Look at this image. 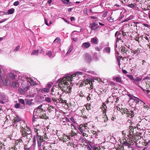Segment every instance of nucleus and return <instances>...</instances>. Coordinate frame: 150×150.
<instances>
[{
    "instance_id": "f257e3e1",
    "label": "nucleus",
    "mask_w": 150,
    "mask_h": 150,
    "mask_svg": "<svg viewBox=\"0 0 150 150\" xmlns=\"http://www.w3.org/2000/svg\"><path fill=\"white\" fill-rule=\"evenodd\" d=\"M23 132V135H22L23 137L21 139L16 141V144H17L18 143L19 144L20 143H22L23 142L26 141V140L28 139H30L32 137L31 131L30 129H28L27 131L26 129Z\"/></svg>"
},
{
    "instance_id": "f03ea898",
    "label": "nucleus",
    "mask_w": 150,
    "mask_h": 150,
    "mask_svg": "<svg viewBox=\"0 0 150 150\" xmlns=\"http://www.w3.org/2000/svg\"><path fill=\"white\" fill-rule=\"evenodd\" d=\"M57 82L58 83V88L60 90L61 89L66 93H70L71 92V87L70 86L68 82L65 81L62 82L58 80Z\"/></svg>"
},
{
    "instance_id": "7ed1b4c3",
    "label": "nucleus",
    "mask_w": 150,
    "mask_h": 150,
    "mask_svg": "<svg viewBox=\"0 0 150 150\" xmlns=\"http://www.w3.org/2000/svg\"><path fill=\"white\" fill-rule=\"evenodd\" d=\"M32 122L33 126H37L42 125L43 123V121L41 118L38 117L37 116H33Z\"/></svg>"
},
{
    "instance_id": "20e7f679",
    "label": "nucleus",
    "mask_w": 150,
    "mask_h": 150,
    "mask_svg": "<svg viewBox=\"0 0 150 150\" xmlns=\"http://www.w3.org/2000/svg\"><path fill=\"white\" fill-rule=\"evenodd\" d=\"M33 116H37V117H39L41 118L48 119V117L46 116L45 114V112L44 110H40L39 111L33 112Z\"/></svg>"
},
{
    "instance_id": "39448f33",
    "label": "nucleus",
    "mask_w": 150,
    "mask_h": 150,
    "mask_svg": "<svg viewBox=\"0 0 150 150\" xmlns=\"http://www.w3.org/2000/svg\"><path fill=\"white\" fill-rule=\"evenodd\" d=\"M122 47L121 51L125 58H130L131 54L132 53V51L128 50L126 47H122Z\"/></svg>"
},
{
    "instance_id": "423d86ee",
    "label": "nucleus",
    "mask_w": 150,
    "mask_h": 150,
    "mask_svg": "<svg viewBox=\"0 0 150 150\" xmlns=\"http://www.w3.org/2000/svg\"><path fill=\"white\" fill-rule=\"evenodd\" d=\"M38 134L36 136V138L37 139L38 147L39 149H41V148H43V145L45 143V142L44 141L43 139V137H41L38 135V133H37Z\"/></svg>"
},
{
    "instance_id": "0eeeda50",
    "label": "nucleus",
    "mask_w": 150,
    "mask_h": 150,
    "mask_svg": "<svg viewBox=\"0 0 150 150\" xmlns=\"http://www.w3.org/2000/svg\"><path fill=\"white\" fill-rule=\"evenodd\" d=\"M0 79L2 80L3 85L5 86L7 85L8 78H7L6 76L4 75V72L1 69H0Z\"/></svg>"
},
{
    "instance_id": "6e6552de",
    "label": "nucleus",
    "mask_w": 150,
    "mask_h": 150,
    "mask_svg": "<svg viewBox=\"0 0 150 150\" xmlns=\"http://www.w3.org/2000/svg\"><path fill=\"white\" fill-rule=\"evenodd\" d=\"M73 75L71 76H67L62 79H60L59 80L64 82L66 81H72V79H73Z\"/></svg>"
},
{
    "instance_id": "1a4fd4ad",
    "label": "nucleus",
    "mask_w": 150,
    "mask_h": 150,
    "mask_svg": "<svg viewBox=\"0 0 150 150\" xmlns=\"http://www.w3.org/2000/svg\"><path fill=\"white\" fill-rule=\"evenodd\" d=\"M52 149L51 144L49 143L45 142L43 145L44 150H47L48 149L51 150Z\"/></svg>"
},
{
    "instance_id": "9d476101",
    "label": "nucleus",
    "mask_w": 150,
    "mask_h": 150,
    "mask_svg": "<svg viewBox=\"0 0 150 150\" xmlns=\"http://www.w3.org/2000/svg\"><path fill=\"white\" fill-rule=\"evenodd\" d=\"M98 22L96 21L94 22L93 23H91L90 24V26L91 28L92 29V30H95L98 28H99V26H97L96 28H95V27L98 25Z\"/></svg>"
},
{
    "instance_id": "9b49d317",
    "label": "nucleus",
    "mask_w": 150,
    "mask_h": 150,
    "mask_svg": "<svg viewBox=\"0 0 150 150\" xmlns=\"http://www.w3.org/2000/svg\"><path fill=\"white\" fill-rule=\"evenodd\" d=\"M90 45L91 44L90 43L85 42L82 44L81 47L83 48H88L90 47Z\"/></svg>"
},
{
    "instance_id": "f8f14e48",
    "label": "nucleus",
    "mask_w": 150,
    "mask_h": 150,
    "mask_svg": "<svg viewBox=\"0 0 150 150\" xmlns=\"http://www.w3.org/2000/svg\"><path fill=\"white\" fill-rule=\"evenodd\" d=\"M27 81H26L30 83L31 85L33 86L35 84V83L33 81V79L31 78L27 77L26 78Z\"/></svg>"
},
{
    "instance_id": "ddd939ff",
    "label": "nucleus",
    "mask_w": 150,
    "mask_h": 150,
    "mask_svg": "<svg viewBox=\"0 0 150 150\" xmlns=\"http://www.w3.org/2000/svg\"><path fill=\"white\" fill-rule=\"evenodd\" d=\"M85 59L87 62L90 63L91 61V58L90 55L86 54L85 55Z\"/></svg>"
},
{
    "instance_id": "4468645a",
    "label": "nucleus",
    "mask_w": 150,
    "mask_h": 150,
    "mask_svg": "<svg viewBox=\"0 0 150 150\" xmlns=\"http://www.w3.org/2000/svg\"><path fill=\"white\" fill-rule=\"evenodd\" d=\"M62 140L64 142H66L70 139V137L64 134L63 137H62Z\"/></svg>"
},
{
    "instance_id": "2eb2a0df",
    "label": "nucleus",
    "mask_w": 150,
    "mask_h": 150,
    "mask_svg": "<svg viewBox=\"0 0 150 150\" xmlns=\"http://www.w3.org/2000/svg\"><path fill=\"white\" fill-rule=\"evenodd\" d=\"M91 148L94 150H103V147L102 146H99L98 147H96L95 146H91L90 145Z\"/></svg>"
},
{
    "instance_id": "dca6fc26",
    "label": "nucleus",
    "mask_w": 150,
    "mask_h": 150,
    "mask_svg": "<svg viewBox=\"0 0 150 150\" xmlns=\"http://www.w3.org/2000/svg\"><path fill=\"white\" fill-rule=\"evenodd\" d=\"M104 51L105 53L110 54V47L108 46H106L104 48Z\"/></svg>"
},
{
    "instance_id": "f3484780",
    "label": "nucleus",
    "mask_w": 150,
    "mask_h": 150,
    "mask_svg": "<svg viewBox=\"0 0 150 150\" xmlns=\"http://www.w3.org/2000/svg\"><path fill=\"white\" fill-rule=\"evenodd\" d=\"M42 105H40L38 107L36 108L35 109L33 112H35L36 111H39L40 110H43V109L42 108Z\"/></svg>"
},
{
    "instance_id": "a211bd4d",
    "label": "nucleus",
    "mask_w": 150,
    "mask_h": 150,
    "mask_svg": "<svg viewBox=\"0 0 150 150\" xmlns=\"http://www.w3.org/2000/svg\"><path fill=\"white\" fill-rule=\"evenodd\" d=\"M11 85L12 87L15 88L17 87L18 86V83L16 82H13L11 84Z\"/></svg>"
},
{
    "instance_id": "6ab92c4d",
    "label": "nucleus",
    "mask_w": 150,
    "mask_h": 150,
    "mask_svg": "<svg viewBox=\"0 0 150 150\" xmlns=\"http://www.w3.org/2000/svg\"><path fill=\"white\" fill-rule=\"evenodd\" d=\"M134 98H137V99H133V100L136 103H137L138 104H139V101H140L141 102H142V103H143V101H142V100H141L139 99V98H137V97H135L134 96Z\"/></svg>"
},
{
    "instance_id": "aec40b11",
    "label": "nucleus",
    "mask_w": 150,
    "mask_h": 150,
    "mask_svg": "<svg viewBox=\"0 0 150 150\" xmlns=\"http://www.w3.org/2000/svg\"><path fill=\"white\" fill-rule=\"evenodd\" d=\"M91 42L94 44H97L98 43L97 38H94L91 39Z\"/></svg>"
},
{
    "instance_id": "412c9836",
    "label": "nucleus",
    "mask_w": 150,
    "mask_h": 150,
    "mask_svg": "<svg viewBox=\"0 0 150 150\" xmlns=\"http://www.w3.org/2000/svg\"><path fill=\"white\" fill-rule=\"evenodd\" d=\"M0 99L3 100H6V96L3 93L0 94Z\"/></svg>"
},
{
    "instance_id": "4be33fe9",
    "label": "nucleus",
    "mask_w": 150,
    "mask_h": 150,
    "mask_svg": "<svg viewBox=\"0 0 150 150\" xmlns=\"http://www.w3.org/2000/svg\"><path fill=\"white\" fill-rule=\"evenodd\" d=\"M22 88L24 91H27L29 88V86L26 85L25 86L24 85V84L22 83Z\"/></svg>"
},
{
    "instance_id": "5701e85b",
    "label": "nucleus",
    "mask_w": 150,
    "mask_h": 150,
    "mask_svg": "<svg viewBox=\"0 0 150 150\" xmlns=\"http://www.w3.org/2000/svg\"><path fill=\"white\" fill-rule=\"evenodd\" d=\"M15 11V10L13 8H11L8 10V13L9 14H13Z\"/></svg>"
},
{
    "instance_id": "b1692460",
    "label": "nucleus",
    "mask_w": 150,
    "mask_h": 150,
    "mask_svg": "<svg viewBox=\"0 0 150 150\" xmlns=\"http://www.w3.org/2000/svg\"><path fill=\"white\" fill-rule=\"evenodd\" d=\"M115 80L116 82L122 83V81L121 78L119 76L116 77L115 78Z\"/></svg>"
},
{
    "instance_id": "393cba45",
    "label": "nucleus",
    "mask_w": 150,
    "mask_h": 150,
    "mask_svg": "<svg viewBox=\"0 0 150 150\" xmlns=\"http://www.w3.org/2000/svg\"><path fill=\"white\" fill-rule=\"evenodd\" d=\"M92 81L90 80L86 79L83 81V84L85 83V85L88 84V83L90 84Z\"/></svg>"
},
{
    "instance_id": "a878e982",
    "label": "nucleus",
    "mask_w": 150,
    "mask_h": 150,
    "mask_svg": "<svg viewBox=\"0 0 150 150\" xmlns=\"http://www.w3.org/2000/svg\"><path fill=\"white\" fill-rule=\"evenodd\" d=\"M39 52L38 50H34L31 53V55H37L38 54V53Z\"/></svg>"
},
{
    "instance_id": "bb28decb",
    "label": "nucleus",
    "mask_w": 150,
    "mask_h": 150,
    "mask_svg": "<svg viewBox=\"0 0 150 150\" xmlns=\"http://www.w3.org/2000/svg\"><path fill=\"white\" fill-rule=\"evenodd\" d=\"M8 76L9 77L12 79H13L15 78V75L13 73H10L9 74Z\"/></svg>"
},
{
    "instance_id": "cd10ccee",
    "label": "nucleus",
    "mask_w": 150,
    "mask_h": 150,
    "mask_svg": "<svg viewBox=\"0 0 150 150\" xmlns=\"http://www.w3.org/2000/svg\"><path fill=\"white\" fill-rule=\"evenodd\" d=\"M82 74V72L80 71H77L75 72L74 74H73V77H75L76 75H81Z\"/></svg>"
},
{
    "instance_id": "c85d7f7f",
    "label": "nucleus",
    "mask_w": 150,
    "mask_h": 150,
    "mask_svg": "<svg viewBox=\"0 0 150 150\" xmlns=\"http://www.w3.org/2000/svg\"><path fill=\"white\" fill-rule=\"evenodd\" d=\"M83 127V126L82 125H80L79 126V129L81 132V133L83 132V129L82 128V127Z\"/></svg>"
},
{
    "instance_id": "c756f323",
    "label": "nucleus",
    "mask_w": 150,
    "mask_h": 150,
    "mask_svg": "<svg viewBox=\"0 0 150 150\" xmlns=\"http://www.w3.org/2000/svg\"><path fill=\"white\" fill-rule=\"evenodd\" d=\"M50 89L49 88H42V91H43L44 92L48 93Z\"/></svg>"
},
{
    "instance_id": "7c9ffc66",
    "label": "nucleus",
    "mask_w": 150,
    "mask_h": 150,
    "mask_svg": "<svg viewBox=\"0 0 150 150\" xmlns=\"http://www.w3.org/2000/svg\"><path fill=\"white\" fill-rule=\"evenodd\" d=\"M20 48V46L18 45L15 48L13 52L14 53H16L17 51H18Z\"/></svg>"
},
{
    "instance_id": "2f4dec72",
    "label": "nucleus",
    "mask_w": 150,
    "mask_h": 150,
    "mask_svg": "<svg viewBox=\"0 0 150 150\" xmlns=\"http://www.w3.org/2000/svg\"><path fill=\"white\" fill-rule=\"evenodd\" d=\"M46 55L50 57H52L53 56H52V52L50 51H48L46 53Z\"/></svg>"
},
{
    "instance_id": "473e14b6",
    "label": "nucleus",
    "mask_w": 150,
    "mask_h": 150,
    "mask_svg": "<svg viewBox=\"0 0 150 150\" xmlns=\"http://www.w3.org/2000/svg\"><path fill=\"white\" fill-rule=\"evenodd\" d=\"M73 49V46H70L69 47V49L67 52V54L71 52V51Z\"/></svg>"
},
{
    "instance_id": "72a5a7b5",
    "label": "nucleus",
    "mask_w": 150,
    "mask_h": 150,
    "mask_svg": "<svg viewBox=\"0 0 150 150\" xmlns=\"http://www.w3.org/2000/svg\"><path fill=\"white\" fill-rule=\"evenodd\" d=\"M60 42V40L58 38H56L54 41V42L57 43H59Z\"/></svg>"
},
{
    "instance_id": "f704fd0d",
    "label": "nucleus",
    "mask_w": 150,
    "mask_h": 150,
    "mask_svg": "<svg viewBox=\"0 0 150 150\" xmlns=\"http://www.w3.org/2000/svg\"><path fill=\"white\" fill-rule=\"evenodd\" d=\"M45 100L48 103L51 102V99L49 97H47L45 98Z\"/></svg>"
},
{
    "instance_id": "c9c22d12",
    "label": "nucleus",
    "mask_w": 150,
    "mask_h": 150,
    "mask_svg": "<svg viewBox=\"0 0 150 150\" xmlns=\"http://www.w3.org/2000/svg\"><path fill=\"white\" fill-rule=\"evenodd\" d=\"M54 109V107L53 106H50L48 108V111L50 112L52 111Z\"/></svg>"
},
{
    "instance_id": "e433bc0d",
    "label": "nucleus",
    "mask_w": 150,
    "mask_h": 150,
    "mask_svg": "<svg viewBox=\"0 0 150 150\" xmlns=\"http://www.w3.org/2000/svg\"><path fill=\"white\" fill-rule=\"evenodd\" d=\"M15 122H18L20 121V119L18 117H15L14 119Z\"/></svg>"
},
{
    "instance_id": "4c0bfd02",
    "label": "nucleus",
    "mask_w": 150,
    "mask_h": 150,
    "mask_svg": "<svg viewBox=\"0 0 150 150\" xmlns=\"http://www.w3.org/2000/svg\"><path fill=\"white\" fill-rule=\"evenodd\" d=\"M18 91L20 94H23L24 93V91L21 88L19 89L18 90Z\"/></svg>"
},
{
    "instance_id": "58836bf2",
    "label": "nucleus",
    "mask_w": 150,
    "mask_h": 150,
    "mask_svg": "<svg viewBox=\"0 0 150 150\" xmlns=\"http://www.w3.org/2000/svg\"><path fill=\"white\" fill-rule=\"evenodd\" d=\"M18 102L23 104H25V102L24 100L23 99H18Z\"/></svg>"
},
{
    "instance_id": "ea45409f",
    "label": "nucleus",
    "mask_w": 150,
    "mask_h": 150,
    "mask_svg": "<svg viewBox=\"0 0 150 150\" xmlns=\"http://www.w3.org/2000/svg\"><path fill=\"white\" fill-rule=\"evenodd\" d=\"M124 110L125 111V113H126L127 115H129L130 114V112L127 109V108H125Z\"/></svg>"
},
{
    "instance_id": "a19ab883",
    "label": "nucleus",
    "mask_w": 150,
    "mask_h": 150,
    "mask_svg": "<svg viewBox=\"0 0 150 150\" xmlns=\"http://www.w3.org/2000/svg\"><path fill=\"white\" fill-rule=\"evenodd\" d=\"M123 144L125 145L126 146H127L128 147H129L131 146V144L127 142H124L123 143Z\"/></svg>"
},
{
    "instance_id": "79ce46f5",
    "label": "nucleus",
    "mask_w": 150,
    "mask_h": 150,
    "mask_svg": "<svg viewBox=\"0 0 150 150\" xmlns=\"http://www.w3.org/2000/svg\"><path fill=\"white\" fill-rule=\"evenodd\" d=\"M33 99H30V100H28L27 101V104L29 105H31L32 104V101H33Z\"/></svg>"
},
{
    "instance_id": "37998d69",
    "label": "nucleus",
    "mask_w": 150,
    "mask_h": 150,
    "mask_svg": "<svg viewBox=\"0 0 150 150\" xmlns=\"http://www.w3.org/2000/svg\"><path fill=\"white\" fill-rule=\"evenodd\" d=\"M28 129H30L29 128H28V127L26 128V129H24L23 127H21V129H22V130H21V132H22V135H23V132L26 129H27V131Z\"/></svg>"
},
{
    "instance_id": "c03bdc74",
    "label": "nucleus",
    "mask_w": 150,
    "mask_h": 150,
    "mask_svg": "<svg viewBox=\"0 0 150 150\" xmlns=\"http://www.w3.org/2000/svg\"><path fill=\"white\" fill-rule=\"evenodd\" d=\"M140 52V50H138V49L136 50L135 51H134L133 52V53L134 54H135L136 53H137V54H138Z\"/></svg>"
},
{
    "instance_id": "a18cd8bd",
    "label": "nucleus",
    "mask_w": 150,
    "mask_h": 150,
    "mask_svg": "<svg viewBox=\"0 0 150 150\" xmlns=\"http://www.w3.org/2000/svg\"><path fill=\"white\" fill-rule=\"evenodd\" d=\"M20 104L19 103H16L15 105V107L16 108H20Z\"/></svg>"
},
{
    "instance_id": "49530a36",
    "label": "nucleus",
    "mask_w": 150,
    "mask_h": 150,
    "mask_svg": "<svg viewBox=\"0 0 150 150\" xmlns=\"http://www.w3.org/2000/svg\"><path fill=\"white\" fill-rule=\"evenodd\" d=\"M130 116H131V117H134V114L133 111L132 110H131L130 111Z\"/></svg>"
},
{
    "instance_id": "de8ad7c7",
    "label": "nucleus",
    "mask_w": 150,
    "mask_h": 150,
    "mask_svg": "<svg viewBox=\"0 0 150 150\" xmlns=\"http://www.w3.org/2000/svg\"><path fill=\"white\" fill-rule=\"evenodd\" d=\"M104 115V118H105V119L104 120V122H106L107 121V120H108V118L107 116L106 115Z\"/></svg>"
},
{
    "instance_id": "09e8293b",
    "label": "nucleus",
    "mask_w": 150,
    "mask_h": 150,
    "mask_svg": "<svg viewBox=\"0 0 150 150\" xmlns=\"http://www.w3.org/2000/svg\"><path fill=\"white\" fill-rule=\"evenodd\" d=\"M58 87H57L56 86H53L52 88L51 89V92H54V90L55 88H57Z\"/></svg>"
},
{
    "instance_id": "8fccbe9b",
    "label": "nucleus",
    "mask_w": 150,
    "mask_h": 150,
    "mask_svg": "<svg viewBox=\"0 0 150 150\" xmlns=\"http://www.w3.org/2000/svg\"><path fill=\"white\" fill-rule=\"evenodd\" d=\"M128 6L132 8H133L134 7V5L132 4H129Z\"/></svg>"
},
{
    "instance_id": "3c124183",
    "label": "nucleus",
    "mask_w": 150,
    "mask_h": 150,
    "mask_svg": "<svg viewBox=\"0 0 150 150\" xmlns=\"http://www.w3.org/2000/svg\"><path fill=\"white\" fill-rule=\"evenodd\" d=\"M24 150H30V149L28 147L27 145L25 144L24 146Z\"/></svg>"
},
{
    "instance_id": "603ef678",
    "label": "nucleus",
    "mask_w": 150,
    "mask_h": 150,
    "mask_svg": "<svg viewBox=\"0 0 150 150\" xmlns=\"http://www.w3.org/2000/svg\"><path fill=\"white\" fill-rule=\"evenodd\" d=\"M19 4V2L18 1H16L14 3L13 5L15 6H17Z\"/></svg>"
},
{
    "instance_id": "864d4df0",
    "label": "nucleus",
    "mask_w": 150,
    "mask_h": 150,
    "mask_svg": "<svg viewBox=\"0 0 150 150\" xmlns=\"http://www.w3.org/2000/svg\"><path fill=\"white\" fill-rule=\"evenodd\" d=\"M72 137L74 136L76 134L73 131H71L70 133Z\"/></svg>"
},
{
    "instance_id": "5fc2aeb1",
    "label": "nucleus",
    "mask_w": 150,
    "mask_h": 150,
    "mask_svg": "<svg viewBox=\"0 0 150 150\" xmlns=\"http://www.w3.org/2000/svg\"><path fill=\"white\" fill-rule=\"evenodd\" d=\"M128 77H129L131 80H134V79L133 76L131 75H128Z\"/></svg>"
},
{
    "instance_id": "6e6d98bb",
    "label": "nucleus",
    "mask_w": 150,
    "mask_h": 150,
    "mask_svg": "<svg viewBox=\"0 0 150 150\" xmlns=\"http://www.w3.org/2000/svg\"><path fill=\"white\" fill-rule=\"evenodd\" d=\"M51 86L52 85L50 83H48L47 85V88H49V89L51 87Z\"/></svg>"
},
{
    "instance_id": "4d7b16f0",
    "label": "nucleus",
    "mask_w": 150,
    "mask_h": 150,
    "mask_svg": "<svg viewBox=\"0 0 150 150\" xmlns=\"http://www.w3.org/2000/svg\"><path fill=\"white\" fill-rule=\"evenodd\" d=\"M69 0H64V1H63V2L64 4H68V3L69 2Z\"/></svg>"
},
{
    "instance_id": "13d9d810",
    "label": "nucleus",
    "mask_w": 150,
    "mask_h": 150,
    "mask_svg": "<svg viewBox=\"0 0 150 150\" xmlns=\"http://www.w3.org/2000/svg\"><path fill=\"white\" fill-rule=\"evenodd\" d=\"M94 59H95L96 60H97L98 59V58L97 57V54H95L94 57Z\"/></svg>"
},
{
    "instance_id": "bf43d9fd",
    "label": "nucleus",
    "mask_w": 150,
    "mask_h": 150,
    "mask_svg": "<svg viewBox=\"0 0 150 150\" xmlns=\"http://www.w3.org/2000/svg\"><path fill=\"white\" fill-rule=\"evenodd\" d=\"M90 84H89L90 85V87L89 88V90H91L93 88V85H92V82H91Z\"/></svg>"
},
{
    "instance_id": "052dcab7",
    "label": "nucleus",
    "mask_w": 150,
    "mask_h": 150,
    "mask_svg": "<svg viewBox=\"0 0 150 150\" xmlns=\"http://www.w3.org/2000/svg\"><path fill=\"white\" fill-rule=\"evenodd\" d=\"M128 96H129V98L130 100H131V99L133 100V96H132V95H131L130 94H128Z\"/></svg>"
},
{
    "instance_id": "680f3d73",
    "label": "nucleus",
    "mask_w": 150,
    "mask_h": 150,
    "mask_svg": "<svg viewBox=\"0 0 150 150\" xmlns=\"http://www.w3.org/2000/svg\"><path fill=\"white\" fill-rule=\"evenodd\" d=\"M134 81L136 82H138L141 80V79L140 78H137L135 79H134Z\"/></svg>"
},
{
    "instance_id": "e2e57ef3",
    "label": "nucleus",
    "mask_w": 150,
    "mask_h": 150,
    "mask_svg": "<svg viewBox=\"0 0 150 150\" xmlns=\"http://www.w3.org/2000/svg\"><path fill=\"white\" fill-rule=\"evenodd\" d=\"M87 125L88 124L87 123L85 124V125H84V126H83V127H85V129H88V127L87 126Z\"/></svg>"
},
{
    "instance_id": "0e129e2a",
    "label": "nucleus",
    "mask_w": 150,
    "mask_h": 150,
    "mask_svg": "<svg viewBox=\"0 0 150 150\" xmlns=\"http://www.w3.org/2000/svg\"><path fill=\"white\" fill-rule=\"evenodd\" d=\"M7 20V19L5 18L3 20L0 21V23H2L5 21H6Z\"/></svg>"
},
{
    "instance_id": "69168bd1",
    "label": "nucleus",
    "mask_w": 150,
    "mask_h": 150,
    "mask_svg": "<svg viewBox=\"0 0 150 150\" xmlns=\"http://www.w3.org/2000/svg\"><path fill=\"white\" fill-rule=\"evenodd\" d=\"M86 108L87 110H90L91 109V108L89 105H86Z\"/></svg>"
},
{
    "instance_id": "338daca9",
    "label": "nucleus",
    "mask_w": 150,
    "mask_h": 150,
    "mask_svg": "<svg viewBox=\"0 0 150 150\" xmlns=\"http://www.w3.org/2000/svg\"><path fill=\"white\" fill-rule=\"evenodd\" d=\"M52 99L53 101H55L56 102H57V101L58 100V99H56L54 98H52Z\"/></svg>"
},
{
    "instance_id": "774afa93",
    "label": "nucleus",
    "mask_w": 150,
    "mask_h": 150,
    "mask_svg": "<svg viewBox=\"0 0 150 150\" xmlns=\"http://www.w3.org/2000/svg\"><path fill=\"white\" fill-rule=\"evenodd\" d=\"M83 133V137H85V136L86 137H88V135L87 134H86L85 133H83V132L82 133Z\"/></svg>"
}]
</instances>
